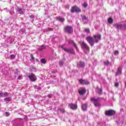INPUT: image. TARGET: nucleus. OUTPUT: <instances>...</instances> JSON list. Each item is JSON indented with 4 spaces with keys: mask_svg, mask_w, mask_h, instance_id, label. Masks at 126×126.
Returning a JSON list of instances; mask_svg holds the SVG:
<instances>
[{
    "mask_svg": "<svg viewBox=\"0 0 126 126\" xmlns=\"http://www.w3.org/2000/svg\"><path fill=\"white\" fill-rule=\"evenodd\" d=\"M87 41L91 44V46H93L95 43H98L99 40H101V35L99 34H96L94 35V37L88 36L86 38Z\"/></svg>",
    "mask_w": 126,
    "mask_h": 126,
    "instance_id": "nucleus-1",
    "label": "nucleus"
},
{
    "mask_svg": "<svg viewBox=\"0 0 126 126\" xmlns=\"http://www.w3.org/2000/svg\"><path fill=\"white\" fill-rule=\"evenodd\" d=\"M61 49H63L64 51V52H66V53H68V54H74V51L73 50V48H67L65 47V45L63 44L61 46Z\"/></svg>",
    "mask_w": 126,
    "mask_h": 126,
    "instance_id": "nucleus-2",
    "label": "nucleus"
},
{
    "mask_svg": "<svg viewBox=\"0 0 126 126\" xmlns=\"http://www.w3.org/2000/svg\"><path fill=\"white\" fill-rule=\"evenodd\" d=\"M81 46L82 49L84 50V53L86 54H87V53H89V51H90V48H89V46L86 44V43L83 42L81 44Z\"/></svg>",
    "mask_w": 126,
    "mask_h": 126,
    "instance_id": "nucleus-3",
    "label": "nucleus"
},
{
    "mask_svg": "<svg viewBox=\"0 0 126 126\" xmlns=\"http://www.w3.org/2000/svg\"><path fill=\"white\" fill-rule=\"evenodd\" d=\"M100 98H95V97L91 98V102H93L94 106L95 107H100L101 104H100Z\"/></svg>",
    "mask_w": 126,
    "mask_h": 126,
    "instance_id": "nucleus-4",
    "label": "nucleus"
},
{
    "mask_svg": "<svg viewBox=\"0 0 126 126\" xmlns=\"http://www.w3.org/2000/svg\"><path fill=\"white\" fill-rule=\"evenodd\" d=\"M64 31L66 32V33H68V34H71L73 32V29H72V27L66 26L64 27Z\"/></svg>",
    "mask_w": 126,
    "mask_h": 126,
    "instance_id": "nucleus-5",
    "label": "nucleus"
},
{
    "mask_svg": "<svg viewBox=\"0 0 126 126\" xmlns=\"http://www.w3.org/2000/svg\"><path fill=\"white\" fill-rule=\"evenodd\" d=\"M70 11L72 13H74V12H76L77 13H78L79 12H81V10H80V9L77 6H74L71 8Z\"/></svg>",
    "mask_w": 126,
    "mask_h": 126,
    "instance_id": "nucleus-6",
    "label": "nucleus"
},
{
    "mask_svg": "<svg viewBox=\"0 0 126 126\" xmlns=\"http://www.w3.org/2000/svg\"><path fill=\"white\" fill-rule=\"evenodd\" d=\"M115 114H116V111L113 110H107V111H106V112H105L106 116H114V115H115Z\"/></svg>",
    "mask_w": 126,
    "mask_h": 126,
    "instance_id": "nucleus-7",
    "label": "nucleus"
},
{
    "mask_svg": "<svg viewBox=\"0 0 126 126\" xmlns=\"http://www.w3.org/2000/svg\"><path fill=\"white\" fill-rule=\"evenodd\" d=\"M113 26L117 29V30H123V25L119 23L115 24Z\"/></svg>",
    "mask_w": 126,
    "mask_h": 126,
    "instance_id": "nucleus-8",
    "label": "nucleus"
},
{
    "mask_svg": "<svg viewBox=\"0 0 126 126\" xmlns=\"http://www.w3.org/2000/svg\"><path fill=\"white\" fill-rule=\"evenodd\" d=\"M29 78L31 81H36L37 80L36 76H35V75L33 73L29 75Z\"/></svg>",
    "mask_w": 126,
    "mask_h": 126,
    "instance_id": "nucleus-9",
    "label": "nucleus"
},
{
    "mask_svg": "<svg viewBox=\"0 0 126 126\" xmlns=\"http://www.w3.org/2000/svg\"><path fill=\"white\" fill-rule=\"evenodd\" d=\"M86 89L85 88H83L79 90V93L80 95H84L86 94Z\"/></svg>",
    "mask_w": 126,
    "mask_h": 126,
    "instance_id": "nucleus-10",
    "label": "nucleus"
},
{
    "mask_svg": "<svg viewBox=\"0 0 126 126\" xmlns=\"http://www.w3.org/2000/svg\"><path fill=\"white\" fill-rule=\"evenodd\" d=\"M68 44H70V45H73V46L74 47V48L77 51V45H76V44H75V43H74L73 40H71L70 39H69L68 40Z\"/></svg>",
    "mask_w": 126,
    "mask_h": 126,
    "instance_id": "nucleus-11",
    "label": "nucleus"
},
{
    "mask_svg": "<svg viewBox=\"0 0 126 126\" xmlns=\"http://www.w3.org/2000/svg\"><path fill=\"white\" fill-rule=\"evenodd\" d=\"M69 106L70 107V109H71V110H74L77 109V105L74 104L73 103L69 104Z\"/></svg>",
    "mask_w": 126,
    "mask_h": 126,
    "instance_id": "nucleus-12",
    "label": "nucleus"
},
{
    "mask_svg": "<svg viewBox=\"0 0 126 126\" xmlns=\"http://www.w3.org/2000/svg\"><path fill=\"white\" fill-rule=\"evenodd\" d=\"M79 81L81 84L83 85L86 84V85H87L90 84V83L88 81L85 80L80 79L79 80Z\"/></svg>",
    "mask_w": 126,
    "mask_h": 126,
    "instance_id": "nucleus-13",
    "label": "nucleus"
},
{
    "mask_svg": "<svg viewBox=\"0 0 126 126\" xmlns=\"http://www.w3.org/2000/svg\"><path fill=\"white\" fill-rule=\"evenodd\" d=\"M17 11L18 12L19 14H24V10L20 7H18L17 8Z\"/></svg>",
    "mask_w": 126,
    "mask_h": 126,
    "instance_id": "nucleus-14",
    "label": "nucleus"
},
{
    "mask_svg": "<svg viewBox=\"0 0 126 126\" xmlns=\"http://www.w3.org/2000/svg\"><path fill=\"white\" fill-rule=\"evenodd\" d=\"M8 96V93L5 92H0V98H1V97H7Z\"/></svg>",
    "mask_w": 126,
    "mask_h": 126,
    "instance_id": "nucleus-15",
    "label": "nucleus"
},
{
    "mask_svg": "<svg viewBox=\"0 0 126 126\" xmlns=\"http://www.w3.org/2000/svg\"><path fill=\"white\" fill-rule=\"evenodd\" d=\"M82 110L84 111H86V110H87V103L82 104Z\"/></svg>",
    "mask_w": 126,
    "mask_h": 126,
    "instance_id": "nucleus-16",
    "label": "nucleus"
},
{
    "mask_svg": "<svg viewBox=\"0 0 126 126\" xmlns=\"http://www.w3.org/2000/svg\"><path fill=\"white\" fill-rule=\"evenodd\" d=\"M82 19L85 24H86V23H87V22H88V19L87 18H86V16H83L82 17Z\"/></svg>",
    "mask_w": 126,
    "mask_h": 126,
    "instance_id": "nucleus-17",
    "label": "nucleus"
},
{
    "mask_svg": "<svg viewBox=\"0 0 126 126\" xmlns=\"http://www.w3.org/2000/svg\"><path fill=\"white\" fill-rule=\"evenodd\" d=\"M78 66L79 67H84V66H85V64L84 63V62H80L79 63H78Z\"/></svg>",
    "mask_w": 126,
    "mask_h": 126,
    "instance_id": "nucleus-18",
    "label": "nucleus"
},
{
    "mask_svg": "<svg viewBox=\"0 0 126 126\" xmlns=\"http://www.w3.org/2000/svg\"><path fill=\"white\" fill-rule=\"evenodd\" d=\"M39 51H43V50H45L46 49V46L42 45L38 47Z\"/></svg>",
    "mask_w": 126,
    "mask_h": 126,
    "instance_id": "nucleus-19",
    "label": "nucleus"
},
{
    "mask_svg": "<svg viewBox=\"0 0 126 126\" xmlns=\"http://www.w3.org/2000/svg\"><path fill=\"white\" fill-rule=\"evenodd\" d=\"M120 74H122V70H121V68H118V71L116 73V75H120Z\"/></svg>",
    "mask_w": 126,
    "mask_h": 126,
    "instance_id": "nucleus-20",
    "label": "nucleus"
},
{
    "mask_svg": "<svg viewBox=\"0 0 126 126\" xmlns=\"http://www.w3.org/2000/svg\"><path fill=\"white\" fill-rule=\"evenodd\" d=\"M57 20L61 21V22H63V21H64V18H62L61 17H57Z\"/></svg>",
    "mask_w": 126,
    "mask_h": 126,
    "instance_id": "nucleus-21",
    "label": "nucleus"
},
{
    "mask_svg": "<svg viewBox=\"0 0 126 126\" xmlns=\"http://www.w3.org/2000/svg\"><path fill=\"white\" fill-rule=\"evenodd\" d=\"M30 57L31 58L30 59L31 62H34L35 61V58L33 56L32 54L30 55Z\"/></svg>",
    "mask_w": 126,
    "mask_h": 126,
    "instance_id": "nucleus-22",
    "label": "nucleus"
},
{
    "mask_svg": "<svg viewBox=\"0 0 126 126\" xmlns=\"http://www.w3.org/2000/svg\"><path fill=\"white\" fill-rule=\"evenodd\" d=\"M114 20L112 19V18H109L108 19V23H110V24H112V23H113Z\"/></svg>",
    "mask_w": 126,
    "mask_h": 126,
    "instance_id": "nucleus-23",
    "label": "nucleus"
},
{
    "mask_svg": "<svg viewBox=\"0 0 126 126\" xmlns=\"http://www.w3.org/2000/svg\"><path fill=\"white\" fill-rule=\"evenodd\" d=\"M4 100L5 102H9V101H11V97H6L4 99Z\"/></svg>",
    "mask_w": 126,
    "mask_h": 126,
    "instance_id": "nucleus-24",
    "label": "nucleus"
},
{
    "mask_svg": "<svg viewBox=\"0 0 126 126\" xmlns=\"http://www.w3.org/2000/svg\"><path fill=\"white\" fill-rule=\"evenodd\" d=\"M59 111L62 113V114H64L65 113V110L63 108L59 109Z\"/></svg>",
    "mask_w": 126,
    "mask_h": 126,
    "instance_id": "nucleus-25",
    "label": "nucleus"
},
{
    "mask_svg": "<svg viewBox=\"0 0 126 126\" xmlns=\"http://www.w3.org/2000/svg\"><path fill=\"white\" fill-rule=\"evenodd\" d=\"M113 54L115 55V56H118V55H119V51L118 50H115Z\"/></svg>",
    "mask_w": 126,
    "mask_h": 126,
    "instance_id": "nucleus-26",
    "label": "nucleus"
},
{
    "mask_svg": "<svg viewBox=\"0 0 126 126\" xmlns=\"http://www.w3.org/2000/svg\"><path fill=\"white\" fill-rule=\"evenodd\" d=\"M46 31H53L54 29L53 28H48V29H45Z\"/></svg>",
    "mask_w": 126,
    "mask_h": 126,
    "instance_id": "nucleus-27",
    "label": "nucleus"
},
{
    "mask_svg": "<svg viewBox=\"0 0 126 126\" xmlns=\"http://www.w3.org/2000/svg\"><path fill=\"white\" fill-rule=\"evenodd\" d=\"M102 89H98V93L99 95H101L102 94Z\"/></svg>",
    "mask_w": 126,
    "mask_h": 126,
    "instance_id": "nucleus-28",
    "label": "nucleus"
},
{
    "mask_svg": "<svg viewBox=\"0 0 126 126\" xmlns=\"http://www.w3.org/2000/svg\"><path fill=\"white\" fill-rule=\"evenodd\" d=\"M85 32H86L87 33H90V30H89V29H86L85 30Z\"/></svg>",
    "mask_w": 126,
    "mask_h": 126,
    "instance_id": "nucleus-29",
    "label": "nucleus"
},
{
    "mask_svg": "<svg viewBox=\"0 0 126 126\" xmlns=\"http://www.w3.org/2000/svg\"><path fill=\"white\" fill-rule=\"evenodd\" d=\"M15 58V55H10V59H11L12 60H13V59Z\"/></svg>",
    "mask_w": 126,
    "mask_h": 126,
    "instance_id": "nucleus-30",
    "label": "nucleus"
},
{
    "mask_svg": "<svg viewBox=\"0 0 126 126\" xmlns=\"http://www.w3.org/2000/svg\"><path fill=\"white\" fill-rule=\"evenodd\" d=\"M41 62L42 63H46V60L42 59H41Z\"/></svg>",
    "mask_w": 126,
    "mask_h": 126,
    "instance_id": "nucleus-31",
    "label": "nucleus"
},
{
    "mask_svg": "<svg viewBox=\"0 0 126 126\" xmlns=\"http://www.w3.org/2000/svg\"><path fill=\"white\" fill-rule=\"evenodd\" d=\"M126 30V25L124 24L123 25V30Z\"/></svg>",
    "mask_w": 126,
    "mask_h": 126,
    "instance_id": "nucleus-32",
    "label": "nucleus"
},
{
    "mask_svg": "<svg viewBox=\"0 0 126 126\" xmlns=\"http://www.w3.org/2000/svg\"><path fill=\"white\" fill-rule=\"evenodd\" d=\"M104 64H105V65H109V64H110V62L109 61L104 62Z\"/></svg>",
    "mask_w": 126,
    "mask_h": 126,
    "instance_id": "nucleus-33",
    "label": "nucleus"
},
{
    "mask_svg": "<svg viewBox=\"0 0 126 126\" xmlns=\"http://www.w3.org/2000/svg\"><path fill=\"white\" fill-rule=\"evenodd\" d=\"M59 64L60 66H63V62L61 61L59 62Z\"/></svg>",
    "mask_w": 126,
    "mask_h": 126,
    "instance_id": "nucleus-34",
    "label": "nucleus"
},
{
    "mask_svg": "<svg viewBox=\"0 0 126 126\" xmlns=\"http://www.w3.org/2000/svg\"><path fill=\"white\" fill-rule=\"evenodd\" d=\"M88 5L87 4V3H84V4H83V6H84V7H85V8H86V7H87V6H88Z\"/></svg>",
    "mask_w": 126,
    "mask_h": 126,
    "instance_id": "nucleus-35",
    "label": "nucleus"
},
{
    "mask_svg": "<svg viewBox=\"0 0 126 126\" xmlns=\"http://www.w3.org/2000/svg\"><path fill=\"white\" fill-rule=\"evenodd\" d=\"M119 86V83L117 82L115 83V87H118Z\"/></svg>",
    "mask_w": 126,
    "mask_h": 126,
    "instance_id": "nucleus-36",
    "label": "nucleus"
},
{
    "mask_svg": "<svg viewBox=\"0 0 126 126\" xmlns=\"http://www.w3.org/2000/svg\"><path fill=\"white\" fill-rule=\"evenodd\" d=\"M5 116L6 117H8L9 116V113H8V112H5Z\"/></svg>",
    "mask_w": 126,
    "mask_h": 126,
    "instance_id": "nucleus-37",
    "label": "nucleus"
},
{
    "mask_svg": "<svg viewBox=\"0 0 126 126\" xmlns=\"http://www.w3.org/2000/svg\"><path fill=\"white\" fill-rule=\"evenodd\" d=\"M17 79H18L19 80H21V76H19V77L17 78Z\"/></svg>",
    "mask_w": 126,
    "mask_h": 126,
    "instance_id": "nucleus-38",
    "label": "nucleus"
},
{
    "mask_svg": "<svg viewBox=\"0 0 126 126\" xmlns=\"http://www.w3.org/2000/svg\"><path fill=\"white\" fill-rule=\"evenodd\" d=\"M30 18H31L32 19H33V18H34V16L33 15H31L30 16Z\"/></svg>",
    "mask_w": 126,
    "mask_h": 126,
    "instance_id": "nucleus-39",
    "label": "nucleus"
},
{
    "mask_svg": "<svg viewBox=\"0 0 126 126\" xmlns=\"http://www.w3.org/2000/svg\"><path fill=\"white\" fill-rule=\"evenodd\" d=\"M66 8H67L68 9H69V6H67L66 7Z\"/></svg>",
    "mask_w": 126,
    "mask_h": 126,
    "instance_id": "nucleus-40",
    "label": "nucleus"
},
{
    "mask_svg": "<svg viewBox=\"0 0 126 126\" xmlns=\"http://www.w3.org/2000/svg\"><path fill=\"white\" fill-rule=\"evenodd\" d=\"M17 74H18V72L15 73V76H16V75H17Z\"/></svg>",
    "mask_w": 126,
    "mask_h": 126,
    "instance_id": "nucleus-41",
    "label": "nucleus"
}]
</instances>
